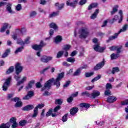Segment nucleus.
I'll return each mask as SVG.
<instances>
[{"label":"nucleus","mask_w":128,"mask_h":128,"mask_svg":"<svg viewBox=\"0 0 128 128\" xmlns=\"http://www.w3.org/2000/svg\"><path fill=\"white\" fill-rule=\"evenodd\" d=\"M64 77V73L62 72L58 74L57 78L56 80L52 78L48 80L44 84V86L42 88L41 90H50L52 88V84L54 82V86H56L57 88L60 86V80Z\"/></svg>","instance_id":"1"},{"label":"nucleus","mask_w":128,"mask_h":128,"mask_svg":"<svg viewBox=\"0 0 128 128\" xmlns=\"http://www.w3.org/2000/svg\"><path fill=\"white\" fill-rule=\"evenodd\" d=\"M88 34H90V31H88V28L86 27H83L79 30V38H86Z\"/></svg>","instance_id":"2"},{"label":"nucleus","mask_w":128,"mask_h":128,"mask_svg":"<svg viewBox=\"0 0 128 128\" xmlns=\"http://www.w3.org/2000/svg\"><path fill=\"white\" fill-rule=\"evenodd\" d=\"M46 44L44 42V41H40V44H34L32 46V48L34 50H40L42 52V48L44 46H45Z\"/></svg>","instance_id":"3"},{"label":"nucleus","mask_w":128,"mask_h":128,"mask_svg":"<svg viewBox=\"0 0 128 128\" xmlns=\"http://www.w3.org/2000/svg\"><path fill=\"white\" fill-rule=\"evenodd\" d=\"M44 106V104H38V106H36V107L34 108V113L32 115V118H36L38 116V108L40 110Z\"/></svg>","instance_id":"4"},{"label":"nucleus","mask_w":128,"mask_h":128,"mask_svg":"<svg viewBox=\"0 0 128 128\" xmlns=\"http://www.w3.org/2000/svg\"><path fill=\"white\" fill-rule=\"evenodd\" d=\"M10 82H12V77L10 76L6 80V82H4L2 86V90L4 92H6V90H8V88L10 84Z\"/></svg>","instance_id":"5"},{"label":"nucleus","mask_w":128,"mask_h":128,"mask_svg":"<svg viewBox=\"0 0 128 128\" xmlns=\"http://www.w3.org/2000/svg\"><path fill=\"white\" fill-rule=\"evenodd\" d=\"M52 60V56H43L40 58V60L42 62H44V64H48V62H50Z\"/></svg>","instance_id":"6"},{"label":"nucleus","mask_w":128,"mask_h":128,"mask_svg":"<svg viewBox=\"0 0 128 128\" xmlns=\"http://www.w3.org/2000/svg\"><path fill=\"white\" fill-rule=\"evenodd\" d=\"M15 70H16V74H20V72H22V70H24V67L22 66V64L20 63H17L15 66Z\"/></svg>","instance_id":"7"},{"label":"nucleus","mask_w":128,"mask_h":128,"mask_svg":"<svg viewBox=\"0 0 128 128\" xmlns=\"http://www.w3.org/2000/svg\"><path fill=\"white\" fill-rule=\"evenodd\" d=\"M94 50L96 52H102L106 50V48L100 47V44H97L94 45Z\"/></svg>","instance_id":"8"},{"label":"nucleus","mask_w":128,"mask_h":128,"mask_svg":"<svg viewBox=\"0 0 128 128\" xmlns=\"http://www.w3.org/2000/svg\"><path fill=\"white\" fill-rule=\"evenodd\" d=\"M10 124H12V128H18V122H16V118L14 117L11 118L10 120Z\"/></svg>","instance_id":"9"},{"label":"nucleus","mask_w":128,"mask_h":128,"mask_svg":"<svg viewBox=\"0 0 128 128\" xmlns=\"http://www.w3.org/2000/svg\"><path fill=\"white\" fill-rule=\"evenodd\" d=\"M100 96V92L98 90H94L90 94V98H96Z\"/></svg>","instance_id":"10"},{"label":"nucleus","mask_w":128,"mask_h":128,"mask_svg":"<svg viewBox=\"0 0 128 128\" xmlns=\"http://www.w3.org/2000/svg\"><path fill=\"white\" fill-rule=\"evenodd\" d=\"M34 96V91H29L28 92L27 95L24 96L22 99L24 100H30V98H32Z\"/></svg>","instance_id":"11"},{"label":"nucleus","mask_w":128,"mask_h":128,"mask_svg":"<svg viewBox=\"0 0 128 128\" xmlns=\"http://www.w3.org/2000/svg\"><path fill=\"white\" fill-rule=\"evenodd\" d=\"M106 62V61L103 60L100 62L98 63L94 67V70H100L104 66V64Z\"/></svg>","instance_id":"12"},{"label":"nucleus","mask_w":128,"mask_h":128,"mask_svg":"<svg viewBox=\"0 0 128 128\" xmlns=\"http://www.w3.org/2000/svg\"><path fill=\"white\" fill-rule=\"evenodd\" d=\"M78 0H74L72 2H70V0H68L66 1V4L67 6L76 8V5L78 4Z\"/></svg>","instance_id":"13"},{"label":"nucleus","mask_w":128,"mask_h":128,"mask_svg":"<svg viewBox=\"0 0 128 128\" xmlns=\"http://www.w3.org/2000/svg\"><path fill=\"white\" fill-rule=\"evenodd\" d=\"M34 106L32 104H28L22 108V110H32L34 108Z\"/></svg>","instance_id":"14"},{"label":"nucleus","mask_w":128,"mask_h":128,"mask_svg":"<svg viewBox=\"0 0 128 128\" xmlns=\"http://www.w3.org/2000/svg\"><path fill=\"white\" fill-rule=\"evenodd\" d=\"M12 4H8L6 7V11L8 12L9 14H14V12L12 10Z\"/></svg>","instance_id":"15"},{"label":"nucleus","mask_w":128,"mask_h":128,"mask_svg":"<svg viewBox=\"0 0 128 128\" xmlns=\"http://www.w3.org/2000/svg\"><path fill=\"white\" fill-rule=\"evenodd\" d=\"M55 6L57 10H62V8H64V4L63 3L60 4V3L56 2L55 4Z\"/></svg>","instance_id":"16"},{"label":"nucleus","mask_w":128,"mask_h":128,"mask_svg":"<svg viewBox=\"0 0 128 128\" xmlns=\"http://www.w3.org/2000/svg\"><path fill=\"white\" fill-rule=\"evenodd\" d=\"M78 112V108H73L70 110V114L71 116H74V114H76Z\"/></svg>","instance_id":"17"},{"label":"nucleus","mask_w":128,"mask_h":128,"mask_svg":"<svg viewBox=\"0 0 128 128\" xmlns=\"http://www.w3.org/2000/svg\"><path fill=\"white\" fill-rule=\"evenodd\" d=\"M62 37L60 36H57L54 39V42L56 44H60V42H62Z\"/></svg>","instance_id":"18"},{"label":"nucleus","mask_w":128,"mask_h":128,"mask_svg":"<svg viewBox=\"0 0 128 128\" xmlns=\"http://www.w3.org/2000/svg\"><path fill=\"white\" fill-rule=\"evenodd\" d=\"M117 98L116 96H109L107 98L108 102H114L116 100Z\"/></svg>","instance_id":"19"},{"label":"nucleus","mask_w":128,"mask_h":128,"mask_svg":"<svg viewBox=\"0 0 128 128\" xmlns=\"http://www.w3.org/2000/svg\"><path fill=\"white\" fill-rule=\"evenodd\" d=\"M99 12L100 9H96L94 14L90 16V18H92V20L96 18V16H98V14Z\"/></svg>","instance_id":"20"},{"label":"nucleus","mask_w":128,"mask_h":128,"mask_svg":"<svg viewBox=\"0 0 128 128\" xmlns=\"http://www.w3.org/2000/svg\"><path fill=\"white\" fill-rule=\"evenodd\" d=\"M8 28V24H4L3 26L0 29V32H5Z\"/></svg>","instance_id":"21"},{"label":"nucleus","mask_w":128,"mask_h":128,"mask_svg":"<svg viewBox=\"0 0 128 128\" xmlns=\"http://www.w3.org/2000/svg\"><path fill=\"white\" fill-rule=\"evenodd\" d=\"M128 24H124V26L122 27V28L120 29V30H119V32H126L128 30Z\"/></svg>","instance_id":"22"},{"label":"nucleus","mask_w":128,"mask_h":128,"mask_svg":"<svg viewBox=\"0 0 128 128\" xmlns=\"http://www.w3.org/2000/svg\"><path fill=\"white\" fill-rule=\"evenodd\" d=\"M27 78H28L26 76L22 77L21 80L18 81L17 82V86H20V84H24V82H26Z\"/></svg>","instance_id":"23"},{"label":"nucleus","mask_w":128,"mask_h":128,"mask_svg":"<svg viewBox=\"0 0 128 128\" xmlns=\"http://www.w3.org/2000/svg\"><path fill=\"white\" fill-rule=\"evenodd\" d=\"M14 66H11L6 71V74H12V72H14Z\"/></svg>","instance_id":"24"},{"label":"nucleus","mask_w":128,"mask_h":128,"mask_svg":"<svg viewBox=\"0 0 128 128\" xmlns=\"http://www.w3.org/2000/svg\"><path fill=\"white\" fill-rule=\"evenodd\" d=\"M80 108H88L90 106V104L87 103H81L80 104Z\"/></svg>","instance_id":"25"},{"label":"nucleus","mask_w":128,"mask_h":128,"mask_svg":"<svg viewBox=\"0 0 128 128\" xmlns=\"http://www.w3.org/2000/svg\"><path fill=\"white\" fill-rule=\"evenodd\" d=\"M98 3H92L91 4H90L88 6V10H92V8H96V6H98Z\"/></svg>","instance_id":"26"},{"label":"nucleus","mask_w":128,"mask_h":128,"mask_svg":"<svg viewBox=\"0 0 128 128\" xmlns=\"http://www.w3.org/2000/svg\"><path fill=\"white\" fill-rule=\"evenodd\" d=\"M10 122H7L6 124H2L0 126V128H10Z\"/></svg>","instance_id":"27"},{"label":"nucleus","mask_w":128,"mask_h":128,"mask_svg":"<svg viewBox=\"0 0 128 128\" xmlns=\"http://www.w3.org/2000/svg\"><path fill=\"white\" fill-rule=\"evenodd\" d=\"M50 26L51 28H54V30H58V26L55 23L52 22L50 24Z\"/></svg>","instance_id":"28"},{"label":"nucleus","mask_w":128,"mask_h":128,"mask_svg":"<svg viewBox=\"0 0 128 128\" xmlns=\"http://www.w3.org/2000/svg\"><path fill=\"white\" fill-rule=\"evenodd\" d=\"M118 56H120V54H112L110 55V58H111V60H116V58H118Z\"/></svg>","instance_id":"29"},{"label":"nucleus","mask_w":128,"mask_h":128,"mask_svg":"<svg viewBox=\"0 0 128 128\" xmlns=\"http://www.w3.org/2000/svg\"><path fill=\"white\" fill-rule=\"evenodd\" d=\"M10 52V50L7 49L3 54V56H2V58H6L8 56V54Z\"/></svg>","instance_id":"30"},{"label":"nucleus","mask_w":128,"mask_h":128,"mask_svg":"<svg viewBox=\"0 0 128 128\" xmlns=\"http://www.w3.org/2000/svg\"><path fill=\"white\" fill-rule=\"evenodd\" d=\"M34 84V80H32L28 84V86H26V90H29V88H32Z\"/></svg>","instance_id":"31"},{"label":"nucleus","mask_w":128,"mask_h":128,"mask_svg":"<svg viewBox=\"0 0 128 128\" xmlns=\"http://www.w3.org/2000/svg\"><path fill=\"white\" fill-rule=\"evenodd\" d=\"M27 122L28 121L26 120H22L19 122V126H26V124Z\"/></svg>","instance_id":"32"},{"label":"nucleus","mask_w":128,"mask_h":128,"mask_svg":"<svg viewBox=\"0 0 128 128\" xmlns=\"http://www.w3.org/2000/svg\"><path fill=\"white\" fill-rule=\"evenodd\" d=\"M120 34V31H119L118 32L115 34L114 36H112L110 37L108 40H115V38H118V34Z\"/></svg>","instance_id":"33"},{"label":"nucleus","mask_w":128,"mask_h":128,"mask_svg":"<svg viewBox=\"0 0 128 128\" xmlns=\"http://www.w3.org/2000/svg\"><path fill=\"white\" fill-rule=\"evenodd\" d=\"M66 62H71L72 64H74V62H76V58L72 57H70L66 59Z\"/></svg>","instance_id":"34"},{"label":"nucleus","mask_w":128,"mask_h":128,"mask_svg":"<svg viewBox=\"0 0 128 128\" xmlns=\"http://www.w3.org/2000/svg\"><path fill=\"white\" fill-rule=\"evenodd\" d=\"M59 12L58 11L56 12H52L49 15V18H52L54 16H58Z\"/></svg>","instance_id":"35"},{"label":"nucleus","mask_w":128,"mask_h":128,"mask_svg":"<svg viewBox=\"0 0 128 128\" xmlns=\"http://www.w3.org/2000/svg\"><path fill=\"white\" fill-rule=\"evenodd\" d=\"M14 106L15 108H22V101L16 102Z\"/></svg>","instance_id":"36"},{"label":"nucleus","mask_w":128,"mask_h":128,"mask_svg":"<svg viewBox=\"0 0 128 128\" xmlns=\"http://www.w3.org/2000/svg\"><path fill=\"white\" fill-rule=\"evenodd\" d=\"M81 96H86L88 98H90V92H88V91L82 92Z\"/></svg>","instance_id":"37"},{"label":"nucleus","mask_w":128,"mask_h":128,"mask_svg":"<svg viewBox=\"0 0 128 128\" xmlns=\"http://www.w3.org/2000/svg\"><path fill=\"white\" fill-rule=\"evenodd\" d=\"M70 48H72V46H70V45L66 44L64 46L63 50L66 52H68V50H70Z\"/></svg>","instance_id":"38"},{"label":"nucleus","mask_w":128,"mask_h":128,"mask_svg":"<svg viewBox=\"0 0 128 128\" xmlns=\"http://www.w3.org/2000/svg\"><path fill=\"white\" fill-rule=\"evenodd\" d=\"M24 46H22L20 48H18L14 52L15 54H18V52H21L22 50H24Z\"/></svg>","instance_id":"39"},{"label":"nucleus","mask_w":128,"mask_h":128,"mask_svg":"<svg viewBox=\"0 0 128 128\" xmlns=\"http://www.w3.org/2000/svg\"><path fill=\"white\" fill-rule=\"evenodd\" d=\"M119 14H120V19L119 20L118 22V24H120V22H122V18H124V16L122 15V10H120Z\"/></svg>","instance_id":"40"},{"label":"nucleus","mask_w":128,"mask_h":128,"mask_svg":"<svg viewBox=\"0 0 128 128\" xmlns=\"http://www.w3.org/2000/svg\"><path fill=\"white\" fill-rule=\"evenodd\" d=\"M120 72V68L118 67H115L112 68V74H114L116 72Z\"/></svg>","instance_id":"41"},{"label":"nucleus","mask_w":128,"mask_h":128,"mask_svg":"<svg viewBox=\"0 0 128 128\" xmlns=\"http://www.w3.org/2000/svg\"><path fill=\"white\" fill-rule=\"evenodd\" d=\"M82 70V68H78L73 74V76H80V72Z\"/></svg>","instance_id":"42"},{"label":"nucleus","mask_w":128,"mask_h":128,"mask_svg":"<svg viewBox=\"0 0 128 128\" xmlns=\"http://www.w3.org/2000/svg\"><path fill=\"white\" fill-rule=\"evenodd\" d=\"M102 78V75L98 74L96 77L94 78L92 80V82H96V80H100Z\"/></svg>","instance_id":"43"},{"label":"nucleus","mask_w":128,"mask_h":128,"mask_svg":"<svg viewBox=\"0 0 128 128\" xmlns=\"http://www.w3.org/2000/svg\"><path fill=\"white\" fill-rule=\"evenodd\" d=\"M62 102L63 100L62 98L57 99L55 100V104H62Z\"/></svg>","instance_id":"44"},{"label":"nucleus","mask_w":128,"mask_h":128,"mask_svg":"<svg viewBox=\"0 0 128 128\" xmlns=\"http://www.w3.org/2000/svg\"><path fill=\"white\" fill-rule=\"evenodd\" d=\"M118 6H116V7L113 8L112 10L111 11L112 16V14H114V13L118 12Z\"/></svg>","instance_id":"45"},{"label":"nucleus","mask_w":128,"mask_h":128,"mask_svg":"<svg viewBox=\"0 0 128 128\" xmlns=\"http://www.w3.org/2000/svg\"><path fill=\"white\" fill-rule=\"evenodd\" d=\"M64 51L58 52L56 56L57 58H62V54H64Z\"/></svg>","instance_id":"46"},{"label":"nucleus","mask_w":128,"mask_h":128,"mask_svg":"<svg viewBox=\"0 0 128 128\" xmlns=\"http://www.w3.org/2000/svg\"><path fill=\"white\" fill-rule=\"evenodd\" d=\"M30 37H27L26 39L25 40L24 42H21V44H24V45L26 44H30Z\"/></svg>","instance_id":"47"},{"label":"nucleus","mask_w":128,"mask_h":128,"mask_svg":"<svg viewBox=\"0 0 128 128\" xmlns=\"http://www.w3.org/2000/svg\"><path fill=\"white\" fill-rule=\"evenodd\" d=\"M94 72H86L85 74L86 78H90V76H94Z\"/></svg>","instance_id":"48"},{"label":"nucleus","mask_w":128,"mask_h":128,"mask_svg":"<svg viewBox=\"0 0 128 128\" xmlns=\"http://www.w3.org/2000/svg\"><path fill=\"white\" fill-rule=\"evenodd\" d=\"M105 96H112V92H110V90L106 89V90L104 92Z\"/></svg>","instance_id":"49"},{"label":"nucleus","mask_w":128,"mask_h":128,"mask_svg":"<svg viewBox=\"0 0 128 128\" xmlns=\"http://www.w3.org/2000/svg\"><path fill=\"white\" fill-rule=\"evenodd\" d=\"M106 90H112V86L110 83H107L106 84Z\"/></svg>","instance_id":"50"},{"label":"nucleus","mask_w":128,"mask_h":128,"mask_svg":"<svg viewBox=\"0 0 128 128\" xmlns=\"http://www.w3.org/2000/svg\"><path fill=\"white\" fill-rule=\"evenodd\" d=\"M14 78H15L17 82H18V80H20V74H16V75L14 76Z\"/></svg>","instance_id":"51"},{"label":"nucleus","mask_w":128,"mask_h":128,"mask_svg":"<svg viewBox=\"0 0 128 128\" xmlns=\"http://www.w3.org/2000/svg\"><path fill=\"white\" fill-rule=\"evenodd\" d=\"M62 120L64 122L68 120V114H66L62 116Z\"/></svg>","instance_id":"52"},{"label":"nucleus","mask_w":128,"mask_h":128,"mask_svg":"<svg viewBox=\"0 0 128 128\" xmlns=\"http://www.w3.org/2000/svg\"><path fill=\"white\" fill-rule=\"evenodd\" d=\"M86 2H88V0H80L79 2V4L80 6H84V4H86Z\"/></svg>","instance_id":"53"},{"label":"nucleus","mask_w":128,"mask_h":128,"mask_svg":"<svg viewBox=\"0 0 128 128\" xmlns=\"http://www.w3.org/2000/svg\"><path fill=\"white\" fill-rule=\"evenodd\" d=\"M36 14V11H33L30 12V18H34Z\"/></svg>","instance_id":"54"},{"label":"nucleus","mask_w":128,"mask_h":128,"mask_svg":"<svg viewBox=\"0 0 128 128\" xmlns=\"http://www.w3.org/2000/svg\"><path fill=\"white\" fill-rule=\"evenodd\" d=\"M60 108H62V107L60 106H57L56 107H55V108L54 110V112H58V110H60Z\"/></svg>","instance_id":"55"},{"label":"nucleus","mask_w":128,"mask_h":128,"mask_svg":"<svg viewBox=\"0 0 128 128\" xmlns=\"http://www.w3.org/2000/svg\"><path fill=\"white\" fill-rule=\"evenodd\" d=\"M70 84V81L66 82V84L63 86V88H68V86Z\"/></svg>","instance_id":"56"},{"label":"nucleus","mask_w":128,"mask_h":128,"mask_svg":"<svg viewBox=\"0 0 128 128\" xmlns=\"http://www.w3.org/2000/svg\"><path fill=\"white\" fill-rule=\"evenodd\" d=\"M118 20V16L116 15L114 16V18H113L111 21V22H114Z\"/></svg>","instance_id":"57"},{"label":"nucleus","mask_w":128,"mask_h":128,"mask_svg":"<svg viewBox=\"0 0 128 128\" xmlns=\"http://www.w3.org/2000/svg\"><path fill=\"white\" fill-rule=\"evenodd\" d=\"M108 20H104V22H103V24L102 26V28H104L105 26H106L107 24H108Z\"/></svg>","instance_id":"58"},{"label":"nucleus","mask_w":128,"mask_h":128,"mask_svg":"<svg viewBox=\"0 0 128 128\" xmlns=\"http://www.w3.org/2000/svg\"><path fill=\"white\" fill-rule=\"evenodd\" d=\"M16 9L18 10V12H20V10H22V4H18L16 6Z\"/></svg>","instance_id":"59"},{"label":"nucleus","mask_w":128,"mask_h":128,"mask_svg":"<svg viewBox=\"0 0 128 128\" xmlns=\"http://www.w3.org/2000/svg\"><path fill=\"white\" fill-rule=\"evenodd\" d=\"M52 110H50L47 112L46 114V116L47 117L50 116H52Z\"/></svg>","instance_id":"60"},{"label":"nucleus","mask_w":128,"mask_h":128,"mask_svg":"<svg viewBox=\"0 0 128 128\" xmlns=\"http://www.w3.org/2000/svg\"><path fill=\"white\" fill-rule=\"evenodd\" d=\"M12 100H13V102H20V98L16 97L12 99Z\"/></svg>","instance_id":"61"},{"label":"nucleus","mask_w":128,"mask_h":128,"mask_svg":"<svg viewBox=\"0 0 128 128\" xmlns=\"http://www.w3.org/2000/svg\"><path fill=\"white\" fill-rule=\"evenodd\" d=\"M121 50H122V46L119 48L116 47V50L117 52V54H120L122 52Z\"/></svg>","instance_id":"62"},{"label":"nucleus","mask_w":128,"mask_h":128,"mask_svg":"<svg viewBox=\"0 0 128 128\" xmlns=\"http://www.w3.org/2000/svg\"><path fill=\"white\" fill-rule=\"evenodd\" d=\"M72 100H74V98L72 96H70L67 99L68 102H72Z\"/></svg>","instance_id":"63"},{"label":"nucleus","mask_w":128,"mask_h":128,"mask_svg":"<svg viewBox=\"0 0 128 128\" xmlns=\"http://www.w3.org/2000/svg\"><path fill=\"white\" fill-rule=\"evenodd\" d=\"M121 104H122V106H126V104H128V100L124 101V102H122Z\"/></svg>","instance_id":"64"}]
</instances>
